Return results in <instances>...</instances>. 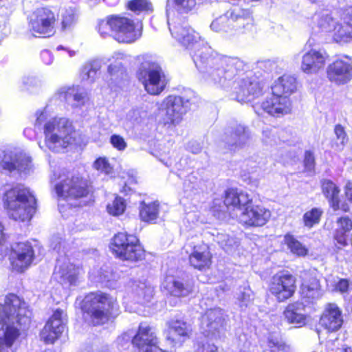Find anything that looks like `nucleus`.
Returning a JSON list of instances; mask_svg holds the SVG:
<instances>
[{
  "label": "nucleus",
  "mask_w": 352,
  "mask_h": 352,
  "mask_svg": "<svg viewBox=\"0 0 352 352\" xmlns=\"http://www.w3.org/2000/svg\"><path fill=\"white\" fill-rule=\"evenodd\" d=\"M199 33L190 28H183L179 34L177 41L185 48L190 50V54L197 69L204 74L208 80L214 85L226 86L227 82L234 78L237 74L236 66L241 64L239 60L221 55L206 43L200 41Z\"/></svg>",
  "instance_id": "f257e3e1"
},
{
  "label": "nucleus",
  "mask_w": 352,
  "mask_h": 352,
  "mask_svg": "<svg viewBox=\"0 0 352 352\" xmlns=\"http://www.w3.org/2000/svg\"><path fill=\"white\" fill-rule=\"evenodd\" d=\"M31 316L27 303L16 295L0 298V352H13L20 329L30 324Z\"/></svg>",
  "instance_id": "f03ea898"
},
{
  "label": "nucleus",
  "mask_w": 352,
  "mask_h": 352,
  "mask_svg": "<svg viewBox=\"0 0 352 352\" xmlns=\"http://www.w3.org/2000/svg\"><path fill=\"white\" fill-rule=\"evenodd\" d=\"M35 126L43 124L45 145L53 152H60L75 142L76 131L72 122L65 118H53L47 120L45 111L36 113Z\"/></svg>",
  "instance_id": "7ed1b4c3"
},
{
  "label": "nucleus",
  "mask_w": 352,
  "mask_h": 352,
  "mask_svg": "<svg viewBox=\"0 0 352 352\" xmlns=\"http://www.w3.org/2000/svg\"><path fill=\"white\" fill-rule=\"evenodd\" d=\"M210 28L229 38L239 34L252 35L255 32L252 13L250 10L240 8L227 11L225 15L214 20Z\"/></svg>",
  "instance_id": "20e7f679"
},
{
  "label": "nucleus",
  "mask_w": 352,
  "mask_h": 352,
  "mask_svg": "<svg viewBox=\"0 0 352 352\" xmlns=\"http://www.w3.org/2000/svg\"><path fill=\"white\" fill-rule=\"evenodd\" d=\"M3 200L9 216L15 221H29L36 212V198L23 185L18 184L7 190Z\"/></svg>",
  "instance_id": "39448f33"
},
{
  "label": "nucleus",
  "mask_w": 352,
  "mask_h": 352,
  "mask_svg": "<svg viewBox=\"0 0 352 352\" xmlns=\"http://www.w3.org/2000/svg\"><path fill=\"white\" fill-rule=\"evenodd\" d=\"M82 309L94 325L104 324L118 309L116 299L111 295L98 292L87 294Z\"/></svg>",
  "instance_id": "423d86ee"
},
{
  "label": "nucleus",
  "mask_w": 352,
  "mask_h": 352,
  "mask_svg": "<svg viewBox=\"0 0 352 352\" xmlns=\"http://www.w3.org/2000/svg\"><path fill=\"white\" fill-rule=\"evenodd\" d=\"M109 248L117 258L123 261H137L144 254L139 239L125 232L116 234L111 239Z\"/></svg>",
  "instance_id": "0eeeda50"
},
{
  "label": "nucleus",
  "mask_w": 352,
  "mask_h": 352,
  "mask_svg": "<svg viewBox=\"0 0 352 352\" xmlns=\"http://www.w3.org/2000/svg\"><path fill=\"white\" fill-rule=\"evenodd\" d=\"M138 60L140 65L136 76L144 88H147L148 86L165 88L168 79L159 64L148 55L139 56Z\"/></svg>",
  "instance_id": "6e6552de"
},
{
  "label": "nucleus",
  "mask_w": 352,
  "mask_h": 352,
  "mask_svg": "<svg viewBox=\"0 0 352 352\" xmlns=\"http://www.w3.org/2000/svg\"><path fill=\"white\" fill-rule=\"evenodd\" d=\"M223 321L224 314L221 309L215 308L206 311L201 321L202 328L206 336L198 341L197 352H217V346L210 342L208 336H216V331H219L223 327Z\"/></svg>",
  "instance_id": "1a4fd4ad"
},
{
  "label": "nucleus",
  "mask_w": 352,
  "mask_h": 352,
  "mask_svg": "<svg viewBox=\"0 0 352 352\" xmlns=\"http://www.w3.org/2000/svg\"><path fill=\"white\" fill-rule=\"evenodd\" d=\"M114 38L120 43L135 42L142 36V24L131 18L121 15H113Z\"/></svg>",
  "instance_id": "9d476101"
},
{
  "label": "nucleus",
  "mask_w": 352,
  "mask_h": 352,
  "mask_svg": "<svg viewBox=\"0 0 352 352\" xmlns=\"http://www.w3.org/2000/svg\"><path fill=\"white\" fill-rule=\"evenodd\" d=\"M55 190L58 197L63 200L83 199L89 192L86 182L77 177L61 179L56 184Z\"/></svg>",
  "instance_id": "9b49d317"
},
{
  "label": "nucleus",
  "mask_w": 352,
  "mask_h": 352,
  "mask_svg": "<svg viewBox=\"0 0 352 352\" xmlns=\"http://www.w3.org/2000/svg\"><path fill=\"white\" fill-rule=\"evenodd\" d=\"M296 289V278L287 272H279L271 278L269 291L278 302L290 298Z\"/></svg>",
  "instance_id": "f8f14e48"
},
{
  "label": "nucleus",
  "mask_w": 352,
  "mask_h": 352,
  "mask_svg": "<svg viewBox=\"0 0 352 352\" xmlns=\"http://www.w3.org/2000/svg\"><path fill=\"white\" fill-rule=\"evenodd\" d=\"M56 19L54 12L47 8H38L31 16L29 27L36 37H47L54 33Z\"/></svg>",
  "instance_id": "ddd939ff"
},
{
  "label": "nucleus",
  "mask_w": 352,
  "mask_h": 352,
  "mask_svg": "<svg viewBox=\"0 0 352 352\" xmlns=\"http://www.w3.org/2000/svg\"><path fill=\"white\" fill-rule=\"evenodd\" d=\"M34 258V251L30 242H16L11 245L9 259L14 271L23 272L31 265Z\"/></svg>",
  "instance_id": "4468645a"
},
{
  "label": "nucleus",
  "mask_w": 352,
  "mask_h": 352,
  "mask_svg": "<svg viewBox=\"0 0 352 352\" xmlns=\"http://www.w3.org/2000/svg\"><path fill=\"white\" fill-rule=\"evenodd\" d=\"M1 164L4 170L9 172L16 170L24 174H29L34 170L32 157L27 153L19 148L5 152Z\"/></svg>",
  "instance_id": "2eb2a0df"
},
{
  "label": "nucleus",
  "mask_w": 352,
  "mask_h": 352,
  "mask_svg": "<svg viewBox=\"0 0 352 352\" xmlns=\"http://www.w3.org/2000/svg\"><path fill=\"white\" fill-rule=\"evenodd\" d=\"M292 90L284 91V89H276L270 97L262 103L263 109L274 117H280L288 114L292 111V102L289 98Z\"/></svg>",
  "instance_id": "dca6fc26"
},
{
  "label": "nucleus",
  "mask_w": 352,
  "mask_h": 352,
  "mask_svg": "<svg viewBox=\"0 0 352 352\" xmlns=\"http://www.w3.org/2000/svg\"><path fill=\"white\" fill-rule=\"evenodd\" d=\"M271 217L270 210L261 206L246 207L240 214L239 219L241 223L248 226H263Z\"/></svg>",
  "instance_id": "f3484780"
},
{
  "label": "nucleus",
  "mask_w": 352,
  "mask_h": 352,
  "mask_svg": "<svg viewBox=\"0 0 352 352\" xmlns=\"http://www.w3.org/2000/svg\"><path fill=\"white\" fill-rule=\"evenodd\" d=\"M131 342L140 351L152 352L153 348L158 347L155 328L146 323H141L138 331L133 336Z\"/></svg>",
  "instance_id": "a211bd4d"
},
{
  "label": "nucleus",
  "mask_w": 352,
  "mask_h": 352,
  "mask_svg": "<svg viewBox=\"0 0 352 352\" xmlns=\"http://www.w3.org/2000/svg\"><path fill=\"white\" fill-rule=\"evenodd\" d=\"M327 58L324 50L312 48L302 56L300 68L307 74H316L324 68Z\"/></svg>",
  "instance_id": "6ab92c4d"
},
{
  "label": "nucleus",
  "mask_w": 352,
  "mask_h": 352,
  "mask_svg": "<svg viewBox=\"0 0 352 352\" xmlns=\"http://www.w3.org/2000/svg\"><path fill=\"white\" fill-rule=\"evenodd\" d=\"M328 79L337 85L347 83L352 78V66L349 61L338 59L327 69Z\"/></svg>",
  "instance_id": "aec40b11"
},
{
  "label": "nucleus",
  "mask_w": 352,
  "mask_h": 352,
  "mask_svg": "<svg viewBox=\"0 0 352 352\" xmlns=\"http://www.w3.org/2000/svg\"><path fill=\"white\" fill-rule=\"evenodd\" d=\"M64 312L56 309L47 322L41 336L46 343H53L64 331Z\"/></svg>",
  "instance_id": "412c9836"
},
{
  "label": "nucleus",
  "mask_w": 352,
  "mask_h": 352,
  "mask_svg": "<svg viewBox=\"0 0 352 352\" xmlns=\"http://www.w3.org/2000/svg\"><path fill=\"white\" fill-rule=\"evenodd\" d=\"M184 249L189 254V261L192 266L199 270L209 267L212 256L206 244L192 246V243H190L184 246Z\"/></svg>",
  "instance_id": "4be33fe9"
},
{
  "label": "nucleus",
  "mask_w": 352,
  "mask_h": 352,
  "mask_svg": "<svg viewBox=\"0 0 352 352\" xmlns=\"http://www.w3.org/2000/svg\"><path fill=\"white\" fill-rule=\"evenodd\" d=\"M251 138L249 129L242 124H236L228 129L225 133L224 142L228 148L235 151L245 145Z\"/></svg>",
  "instance_id": "5701e85b"
},
{
  "label": "nucleus",
  "mask_w": 352,
  "mask_h": 352,
  "mask_svg": "<svg viewBox=\"0 0 352 352\" xmlns=\"http://www.w3.org/2000/svg\"><path fill=\"white\" fill-rule=\"evenodd\" d=\"M342 16L343 23L337 22L333 30V37L337 43H346L352 41V6L345 8Z\"/></svg>",
  "instance_id": "b1692460"
},
{
  "label": "nucleus",
  "mask_w": 352,
  "mask_h": 352,
  "mask_svg": "<svg viewBox=\"0 0 352 352\" xmlns=\"http://www.w3.org/2000/svg\"><path fill=\"white\" fill-rule=\"evenodd\" d=\"M342 311L334 303L328 304L320 318V324L329 331H336L342 325Z\"/></svg>",
  "instance_id": "393cba45"
},
{
  "label": "nucleus",
  "mask_w": 352,
  "mask_h": 352,
  "mask_svg": "<svg viewBox=\"0 0 352 352\" xmlns=\"http://www.w3.org/2000/svg\"><path fill=\"white\" fill-rule=\"evenodd\" d=\"M79 273V267L70 263H61L60 259L57 261L54 274L56 278L60 279L62 285H66L69 287L76 285Z\"/></svg>",
  "instance_id": "a878e982"
},
{
  "label": "nucleus",
  "mask_w": 352,
  "mask_h": 352,
  "mask_svg": "<svg viewBox=\"0 0 352 352\" xmlns=\"http://www.w3.org/2000/svg\"><path fill=\"white\" fill-rule=\"evenodd\" d=\"M102 62L93 59L85 63L79 70L78 78L82 86H92L98 78Z\"/></svg>",
  "instance_id": "bb28decb"
},
{
  "label": "nucleus",
  "mask_w": 352,
  "mask_h": 352,
  "mask_svg": "<svg viewBox=\"0 0 352 352\" xmlns=\"http://www.w3.org/2000/svg\"><path fill=\"white\" fill-rule=\"evenodd\" d=\"M283 314L287 322L296 327H301L307 323V314L302 302H296L288 305Z\"/></svg>",
  "instance_id": "cd10ccee"
},
{
  "label": "nucleus",
  "mask_w": 352,
  "mask_h": 352,
  "mask_svg": "<svg viewBox=\"0 0 352 352\" xmlns=\"http://www.w3.org/2000/svg\"><path fill=\"white\" fill-rule=\"evenodd\" d=\"M126 73L120 63L111 64L108 67L107 72L104 79L107 82L108 86H119L121 82L126 80Z\"/></svg>",
  "instance_id": "c85d7f7f"
},
{
  "label": "nucleus",
  "mask_w": 352,
  "mask_h": 352,
  "mask_svg": "<svg viewBox=\"0 0 352 352\" xmlns=\"http://www.w3.org/2000/svg\"><path fill=\"white\" fill-rule=\"evenodd\" d=\"M300 292L302 298L311 300L318 299L322 295L319 281L316 278L305 280L302 283Z\"/></svg>",
  "instance_id": "c756f323"
},
{
  "label": "nucleus",
  "mask_w": 352,
  "mask_h": 352,
  "mask_svg": "<svg viewBox=\"0 0 352 352\" xmlns=\"http://www.w3.org/2000/svg\"><path fill=\"white\" fill-rule=\"evenodd\" d=\"M159 202L151 201L146 203L142 201L140 206V219L145 222L153 223L159 216Z\"/></svg>",
  "instance_id": "7c9ffc66"
},
{
  "label": "nucleus",
  "mask_w": 352,
  "mask_h": 352,
  "mask_svg": "<svg viewBox=\"0 0 352 352\" xmlns=\"http://www.w3.org/2000/svg\"><path fill=\"white\" fill-rule=\"evenodd\" d=\"M238 190L230 188L226 191L225 199L223 201V205H221V201L220 199H214L212 209L214 212H223L226 207L232 206L234 208H238Z\"/></svg>",
  "instance_id": "2f4dec72"
},
{
  "label": "nucleus",
  "mask_w": 352,
  "mask_h": 352,
  "mask_svg": "<svg viewBox=\"0 0 352 352\" xmlns=\"http://www.w3.org/2000/svg\"><path fill=\"white\" fill-rule=\"evenodd\" d=\"M61 29L64 31L71 30L78 20V12L74 7H65L60 10Z\"/></svg>",
  "instance_id": "473e14b6"
},
{
  "label": "nucleus",
  "mask_w": 352,
  "mask_h": 352,
  "mask_svg": "<svg viewBox=\"0 0 352 352\" xmlns=\"http://www.w3.org/2000/svg\"><path fill=\"white\" fill-rule=\"evenodd\" d=\"M322 190L325 197L331 201L334 210L339 208V192L338 186L331 180L323 179L321 182Z\"/></svg>",
  "instance_id": "72a5a7b5"
},
{
  "label": "nucleus",
  "mask_w": 352,
  "mask_h": 352,
  "mask_svg": "<svg viewBox=\"0 0 352 352\" xmlns=\"http://www.w3.org/2000/svg\"><path fill=\"white\" fill-rule=\"evenodd\" d=\"M133 292L141 302H149L153 296V287L147 282H134Z\"/></svg>",
  "instance_id": "f704fd0d"
},
{
  "label": "nucleus",
  "mask_w": 352,
  "mask_h": 352,
  "mask_svg": "<svg viewBox=\"0 0 352 352\" xmlns=\"http://www.w3.org/2000/svg\"><path fill=\"white\" fill-rule=\"evenodd\" d=\"M337 224L338 228L334 238L339 244L345 245L346 244V233L352 229V221L347 217H342L338 219Z\"/></svg>",
  "instance_id": "c9c22d12"
},
{
  "label": "nucleus",
  "mask_w": 352,
  "mask_h": 352,
  "mask_svg": "<svg viewBox=\"0 0 352 352\" xmlns=\"http://www.w3.org/2000/svg\"><path fill=\"white\" fill-rule=\"evenodd\" d=\"M314 21L316 23L318 30L322 32H333L337 23L327 12L316 14L314 16Z\"/></svg>",
  "instance_id": "e433bc0d"
},
{
  "label": "nucleus",
  "mask_w": 352,
  "mask_h": 352,
  "mask_svg": "<svg viewBox=\"0 0 352 352\" xmlns=\"http://www.w3.org/2000/svg\"><path fill=\"white\" fill-rule=\"evenodd\" d=\"M118 278V274L113 272V270L109 267L101 268L98 272V281L104 284L106 287L109 288H114L116 287Z\"/></svg>",
  "instance_id": "4c0bfd02"
},
{
  "label": "nucleus",
  "mask_w": 352,
  "mask_h": 352,
  "mask_svg": "<svg viewBox=\"0 0 352 352\" xmlns=\"http://www.w3.org/2000/svg\"><path fill=\"white\" fill-rule=\"evenodd\" d=\"M334 133L336 140L332 142L331 148L335 151H341L344 149L349 140L344 127L340 124H336L334 127Z\"/></svg>",
  "instance_id": "58836bf2"
},
{
  "label": "nucleus",
  "mask_w": 352,
  "mask_h": 352,
  "mask_svg": "<svg viewBox=\"0 0 352 352\" xmlns=\"http://www.w3.org/2000/svg\"><path fill=\"white\" fill-rule=\"evenodd\" d=\"M285 243L291 252L299 256H305L308 250L300 241H298L293 235L286 234L284 239Z\"/></svg>",
  "instance_id": "ea45409f"
},
{
  "label": "nucleus",
  "mask_w": 352,
  "mask_h": 352,
  "mask_svg": "<svg viewBox=\"0 0 352 352\" xmlns=\"http://www.w3.org/2000/svg\"><path fill=\"white\" fill-rule=\"evenodd\" d=\"M322 212V210L318 208H314L306 212L302 217L305 226L311 228L314 226L319 223Z\"/></svg>",
  "instance_id": "a19ab883"
},
{
  "label": "nucleus",
  "mask_w": 352,
  "mask_h": 352,
  "mask_svg": "<svg viewBox=\"0 0 352 352\" xmlns=\"http://www.w3.org/2000/svg\"><path fill=\"white\" fill-rule=\"evenodd\" d=\"M262 89H237V91L232 95V98L236 100L239 102H248L253 100L255 95L260 94Z\"/></svg>",
  "instance_id": "79ce46f5"
},
{
  "label": "nucleus",
  "mask_w": 352,
  "mask_h": 352,
  "mask_svg": "<svg viewBox=\"0 0 352 352\" xmlns=\"http://www.w3.org/2000/svg\"><path fill=\"white\" fill-rule=\"evenodd\" d=\"M126 209V203L124 199L116 197L114 200L107 206L108 213L112 216H119L124 213Z\"/></svg>",
  "instance_id": "37998d69"
},
{
  "label": "nucleus",
  "mask_w": 352,
  "mask_h": 352,
  "mask_svg": "<svg viewBox=\"0 0 352 352\" xmlns=\"http://www.w3.org/2000/svg\"><path fill=\"white\" fill-rule=\"evenodd\" d=\"M192 332V329L190 323L177 320V342L183 343L188 340Z\"/></svg>",
  "instance_id": "c03bdc74"
},
{
  "label": "nucleus",
  "mask_w": 352,
  "mask_h": 352,
  "mask_svg": "<svg viewBox=\"0 0 352 352\" xmlns=\"http://www.w3.org/2000/svg\"><path fill=\"white\" fill-rule=\"evenodd\" d=\"M113 15H110L104 19L100 20L98 23V33L102 37H107L113 32Z\"/></svg>",
  "instance_id": "a18cd8bd"
},
{
  "label": "nucleus",
  "mask_w": 352,
  "mask_h": 352,
  "mask_svg": "<svg viewBox=\"0 0 352 352\" xmlns=\"http://www.w3.org/2000/svg\"><path fill=\"white\" fill-rule=\"evenodd\" d=\"M162 288L168 294L174 296L176 292V277L174 270H169L162 283Z\"/></svg>",
  "instance_id": "49530a36"
},
{
  "label": "nucleus",
  "mask_w": 352,
  "mask_h": 352,
  "mask_svg": "<svg viewBox=\"0 0 352 352\" xmlns=\"http://www.w3.org/2000/svg\"><path fill=\"white\" fill-rule=\"evenodd\" d=\"M267 347L271 352H288L289 348L278 337L270 335L267 338Z\"/></svg>",
  "instance_id": "de8ad7c7"
},
{
  "label": "nucleus",
  "mask_w": 352,
  "mask_h": 352,
  "mask_svg": "<svg viewBox=\"0 0 352 352\" xmlns=\"http://www.w3.org/2000/svg\"><path fill=\"white\" fill-rule=\"evenodd\" d=\"M297 85L296 78L289 74H284L274 81L271 88H291Z\"/></svg>",
  "instance_id": "09e8293b"
},
{
  "label": "nucleus",
  "mask_w": 352,
  "mask_h": 352,
  "mask_svg": "<svg viewBox=\"0 0 352 352\" xmlns=\"http://www.w3.org/2000/svg\"><path fill=\"white\" fill-rule=\"evenodd\" d=\"M129 8L135 12L149 11L152 10L151 3L147 0H132L128 3Z\"/></svg>",
  "instance_id": "8fccbe9b"
},
{
  "label": "nucleus",
  "mask_w": 352,
  "mask_h": 352,
  "mask_svg": "<svg viewBox=\"0 0 352 352\" xmlns=\"http://www.w3.org/2000/svg\"><path fill=\"white\" fill-rule=\"evenodd\" d=\"M196 0H177V14H188L194 10Z\"/></svg>",
  "instance_id": "3c124183"
},
{
  "label": "nucleus",
  "mask_w": 352,
  "mask_h": 352,
  "mask_svg": "<svg viewBox=\"0 0 352 352\" xmlns=\"http://www.w3.org/2000/svg\"><path fill=\"white\" fill-rule=\"evenodd\" d=\"M217 240L226 252L231 251L234 246L237 245L236 239L228 234H219L217 236Z\"/></svg>",
  "instance_id": "603ef678"
},
{
  "label": "nucleus",
  "mask_w": 352,
  "mask_h": 352,
  "mask_svg": "<svg viewBox=\"0 0 352 352\" xmlns=\"http://www.w3.org/2000/svg\"><path fill=\"white\" fill-rule=\"evenodd\" d=\"M217 240L226 252L231 251L234 246L237 245L236 239L228 234H219L217 236Z\"/></svg>",
  "instance_id": "864d4df0"
},
{
  "label": "nucleus",
  "mask_w": 352,
  "mask_h": 352,
  "mask_svg": "<svg viewBox=\"0 0 352 352\" xmlns=\"http://www.w3.org/2000/svg\"><path fill=\"white\" fill-rule=\"evenodd\" d=\"M217 240L226 252L231 251L234 246L237 245L236 239L228 234H219L217 236Z\"/></svg>",
  "instance_id": "5fc2aeb1"
},
{
  "label": "nucleus",
  "mask_w": 352,
  "mask_h": 352,
  "mask_svg": "<svg viewBox=\"0 0 352 352\" xmlns=\"http://www.w3.org/2000/svg\"><path fill=\"white\" fill-rule=\"evenodd\" d=\"M237 303L241 309L246 308L252 302V292L249 288H244L237 296Z\"/></svg>",
  "instance_id": "6e6d98bb"
},
{
  "label": "nucleus",
  "mask_w": 352,
  "mask_h": 352,
  "mask_svg": "<svg viewBox=\"0 0 352 352\" xmlns=\"http://www.w3.org/2000/svg\"><path fill=\"white\" fill-rule=\"evenodd\" d=\"M94 167L98 171L109 175L112 172L113 168L105 157H99L94 163Z\"/></svg>",
  "instance_id": "4d7b16f0"
},
{
  "label": "nucleus",
  "mask_w": 352,
  "mask_h": 352,
  "mask_svg": "<svg viewBox=\"0 0 352 352\" xmlns=\"http://www.w3.org/2000/svg\"><path fill=\"white\" fill-rule=\"evenodd\" d=\"M175 6H176V0H167V5H166L167 23H168L170 33L173 37L174 36L173 30L175 29V25H173L172 27V25L170 23V15H173V16H174L175 11Z\"/></svg>",
  "instance_id": "13d9d810"
},
{
  "label": "nucleus",
  "mask_w": 352,
  "mask_h": 352,
  "mask_svg": "<svg viewBox=\"0 0 352 352\" xmlns=\"http://www.w3.org/2000/svg\"><path fill=\"white\" fill-rule=\"evenodd\" d=\"M164 334L168 340L174 342L176 336V320H171L166 322Z\"/></svg>",
  "instance_id": "bf43d9fd"
},
{
  "label": "nucleus",
  "mask_w": 352,
  "mask_h": 352,
  "mask_svg": "<svg viewBox=\"0 0 352 352\" xmlns=\"http://www.w3.org/2000/svg\"><path fill=\"white\" fill-rule=\"evenodd\" d=\"M110 142L114 148L118 151H124L126 148V142L124 139L119 135H112L110 138Z\"/></svg>",
  "instance_id": "052dcab7"
},
{
  "label": "nucleus",
  "mask_w": 352,
  "mask_h": 352,
  "mask_svg": "<svg viewBox=\"0 0 352 352\" xmlns=\"http://www.w3.org/2000/svg\"><path fill=\"white\" fill-rule=\"evenodd\" d=\"M237 199L239 208L243 207L245 209L246 207L251 206H248V204L252 201V199L250 198L249 195L247 192L238 191Z\"/></svg>",
  "instance_id": "680f3d73"
},
{
  "label": "nucleus",
  "mask_w": 352,
  "mask_h": 352,
  "mask_svg": "<svg viewBox=\"0 0 352 352\" xmlns=\"http://www.w3.org/2000/svg\"><path fill=\"white\" fill-rule=\"evenodd\" d=\"M304 163L307 170L310 172L314 170L315 166V158L314 154L311 151H306Z\"/></svg>",
  "instance_id": "e2e57ef3"
},
{
  "label": "nucleus",
  "mask_w": 352,
  "mask_h": 352,
  "mask_svg": "<svg viewBox=\"0 0 352 352\" xmlns=\"http://www.w3.org/2000/svg\"><path fill=\"white\" fill-rule=\"evenodd\" d=\"M258 67L267 72H272L277 67L276 63L271 60H265L258 62Z\"/></svg>",
  "instance_id": "0e129e2a"
},
{
  "label": "nucleus",
  "mask_w": 352,
  "mask_h": 352,
  "mask_svg": "<svg viewBox=\"0 0 352 352\" xmlns=\"http://www.w3.org/2000/svg\"><path fill=\"white\" fill-rule=\"evenodd\" d=\"M192 291V285L190 283H179L177 282V297L186 296Z\"/></svg>",
  "instance_id": "69168bd1"
},
{
  "label": "nucleus",
  "mask_w": 352,
  "mask_h": 352,
  "mask_svg": "<svg viewBox=\"0 0 352 352\" xmlns=\"http://www.w3.org/2000/svg\"><path fill=\"white\" fill-rule=\"evenodd\" d=\"M176 100L175 97L170 96L167 98L166 101V109H167V114L170 116V119L172 122H174L175 117V101Z\"/></svg>",
  "instance_id": "338daca9"
},
{
  "label": "nucleus",
  "mask_w": 352,
  "mask_h": 352,
  "mask_svg": "<svg viewBox=\"0 0 352 352\" xmlns=\"http://www.w3.org/2000/svg\"><path fill=\"white\" fill-rule=\"evenodd\" d=\"M202 148V142L197 140L190 141L187 144V149L194 154L199 153L201 151Z\"/></svg>",
  "instance_id": "774afa93"
}]
</instances>
